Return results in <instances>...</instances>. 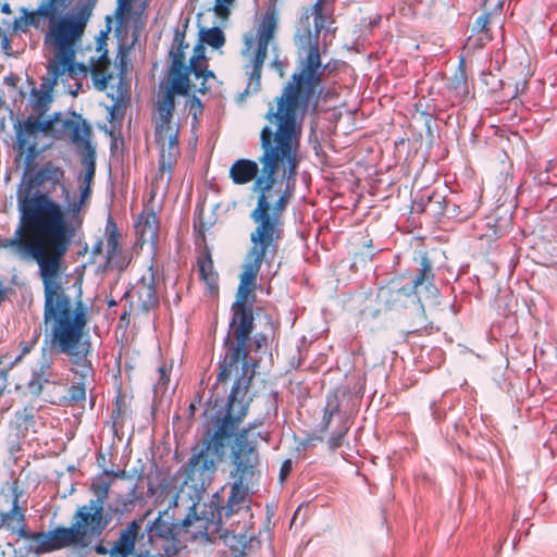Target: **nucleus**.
<instances>
[{
    "instance_id": "1",
    "label": "nucleus",
    "mask_w": 557,
    "mask_h": 557,
    "mask_svg": "<svg viewBox=\"0 0 557 557\" xmlns=\"http://www.w3.org/2000/svg\"><path fill=\"white\" fill-rule=\"evenodd\" d=\"M312 108L300 103L297 97L281 94L276 107H271L265 119L275 128L264 126L260 132L262 153L258 161L237 159L228 176L235 185L252 182L251 191L257 196L256 207L249 216L255 223L250 233L251 246L247 251L239 276L236 299L232 305L230 334L224 341L227 350L219 363V382L227 381L237 370L238 361L247 356V345L253 330L252 304L256 299L257 277L262 263L271 265L278 256L284 238V213L293 197L298 175L302 120Z\"/></svg>"
},
{
    "instance_id": "2",
    "label": "nucleus",
    "mask_w": 557,
    "mask_h": 557,
    "mask_svg": "<svg viewBox=\"0 0 557 557\" xmlns=\"http://www.w3.org/2000/svg\"><path fill=\"white\" fill-rule=\"evenodd\" d=\"M90 193L87 185L79 199L70 202L66 210L47 194L25 195L20 199V225L14 237L0 240V248L38 264L45 294L44 320L50 325L51 346L82 368L78 372L82 377L89 372L86 356L90 343L83 341L87 309L82 301L73 309L60 277L63 259L82 228V210Z\"/></svg>"
},
{
    "instance_id": "3",
    "label": "nucleus",
    "mask_w": 557,
    "mask_h": 557,
    "mask_svg": "<svg viewBox=\"0 0 557 557\" xmlns=\"http://www.w3.org/2000/svg\"><path fill=\"white\" fill-rule=\"evenodd\" d=\"M247 357L248 355L238 361H243V373L232 386L225 410L218 412L211 420L203 433L199 447L193 448L190 458L180 469L185 485H189L195 491H205L216 472L218 465L225 459L231 440L235 437L232 449V463L234 466L232 476L234 482L231 485L227 504L226 506H219L218 502L211 500L220 518H223V516L228 518L245 506L248 483L252 480L255 469L259 465L257 447L248 441V437L251 431L261 422L249 423L246 428L238 431L239 424L248 413L251 401V398L248 396L251 376L247 380L245 379L248 371ZM238 370L239 368L237 367V370L231 376L237 375ZM231 379L225 382L216 380V385H225Z\"/></svg>"
},
{
    "instance_id": "4",
    "label": "nucleus",
    "mask_w": 557,
    "mask_h": 557,
    "mask_svg": "<svg viewBox=\"0 0 557 557\" xmlns=\"http://www.w3.org/2000/svg\"><path fill=\"white\" fill-rule=\"evenodd\" d=\"M65 2L66 0H46L36 12L26 14L25 24L39 27L40 17L47 20L44 44L51 53L48 65L83 77L90 74L96 89L104 91L113 77L108 51L102 50L103 42L99 41L97 47L99 55L96 59L90 58L89 65L76 62V49L82 41L89 12L84 8L79 12L60 13L59 10L65 5Z\"/></svg>"
},
{
    "instance_id": "5",
    "label": "nucleus",
    "mask_w": 557,
    "mask_h": 557,
    "mask_svg": "<svg viewBox=\"0 0 557 557\" xmlns=\"http://www.w3.org/2000/svg\"><path fill=\"white\" fill-rule=\"evenodd\" d=\"M185 33L175 29L170 50L171 65L165 88L159 94L153 106V137L159 150L158 171L152 181V191H168L174 169L181 156L180 126L173 121L175 95L188 96L191 86L188 78V65L185 63Z\"/></svg>"
},
{
    "instance_id": "6",
    "label": "nucleus",
    "mask_w": 557,
    "mask_h": 557,
    "mask_svg": "<svg viewBox=\"0 0 557 557\" xmlns=\"http://www.w3.org/2000/svg\"><path fill=\"white\" fill-rule=\"evenodd\" d=\"M326 0H317L312 5L304 8L300 17L302 33L296 36V42L301 48L307 47V54L299 61L298 71L295 72L282 89V95L297 97L315 111L321 94L322 67L319 35L325 28L330 15L325 12Z\"/></svg>"
},
{
    "instance_id": "7",
    "label": "nucleus",
    "mask_w": 557,
    "mask_h": 557,
    "mask_svg": "<svg viewBox=\"0 0 557 557\" xmlns=\"http://www.w3.org/2000/svg\"><path fill=\"white\" fill-rule=\"evenodd\" d=\"M54 127L55 120L40 119L39 115L34 114L14 124V149L18 157L23 158L25 175H29L35 171L36 159L47 148V145H40V141L48 137Z\"/></svg>"
},
{
    "instance_id": "8",
    "label": "nucleus",
    "mask_w": 557,
    "mask_h": 557,
    "mask_svg": "<svg viewBox=\"0 0 557 557\" xmlns=\"http://www.w3.org/2000/svg\"><path fill=\"white\" fill-rule=\"evenodd\" d=\"M110 521L103 506L88 503L76 509L71 527H60V530L67 546L87 547L102 535Z\"/></svg>"
},
{
    "instance_id": "9",
    "label": "nucleus",
    "mask_w": 557,
    "mask_h": 557,
    "mask_svg": "<svg viewBox=\"0 0 557 557\" xmlns=\"http://www.w3.org/2000/svg\"><path fill=\"white\" fill-rule=\"evenodd\" d=\"M405 277L406 274L394 276L377 289L379 310L424 315V297L405 282Z\"/></svg>"
},
{
    "instance_id": "10",
    "label": "nucleus",
    "mask_w": 557,
    "mask_h": 557,
    "mask_svg": "<svg viewBox=\"0 0 557 557\" xmlns=\"http://www.w3.org/2000/svg\"><path fill=\"white\" fill-rule=\"evenodd\" d=\"M208 509L202 515L197 513L195 502L188 507V512L181 521L183 542L193 541L202 544L214 543L216 540L226 539L227 530L223 527L222 518L216 515L212 503L206 505Z\"/></svg>"
},
{
    "instance_id": "11",
    "label": "nucleus",
    "mask_w": 557,
    "mask_h": 557,
    "mask_svg": "<svg viewBox=\"0 0 557 557\" xmlns=\"http://www.w3.org/2000/svg\"><path fill=\"white\" fill-rule=\"evenodd\" d=\"M180 493H173L169 507L159 512L158 517L147 525L149 540L160 545L168 557L175 556L182 548L183 533L181 522H175L170 513L171 507H177Z\"/></svg>"
},
{
    "instance_id": "12",
    "label": "nucleus",
    "mask_w": 557,
    "mask_h": 557,
    "mask_svg": "<svg viewBox=\"0 0 557 557\" xmlns=\"http://www.w3.org/2000/svg\"><path fill=\"white\" fill-rule=\"evenodd\" d=\"M22 491L17 480L7 483L0 490V531L17 536L28 524L27 508L20 504Z\"/></svg>"
},
{
    "instance_id": "13",
    "label": "nucleus",
    "mask_w": 557,
    "mask_h": 557,
    "mask_svg": "<svg viewBox=\"0 0 557 557\" xmlns=\"http://www.w3.org/2000/svg\"><path fill=\"white\" fill-rule=\"evenodd\" d=\"M414 267L405 272V281L421 295L424 299H436L438 288L435 285V271L432 259L426 251H419L413 257Z\"/></svg>"
},
{
    "instance_id": "14",
    "label": "nucleus",
    "mask_w": 557,
    "mask_h": 557,
    "mask_svg": "<svg viewBox=\"0 0 557 557\" xmlns=\"http://www.w3.org/2000/svg\"><path fill=\"white\" fill-rule=\"evenodd\" d=\"M333 420L337 421V426L332 431L326 442L327 448L332 451L343 445L344 438L349 430L348 421L344 413L341 412V403L336 393H330L326 396L323 416L319 423V432L325 434L330 430Z\"/></svg>"
},
{
    "instance_id": "15",
    "label": "nucleus",
    "mask_w": 557,
    "mask_h": 557,
    "mask_svg": "<svg viewBox=\"0 0 557 557\" xmlns=\"http://www.w3.org/2000/svg\"><path fill=\"white\" fill-rule=\"evenodd\" d=\"M81 75L67 74V71L47 64V75L42 77L40 88L32 90L33 109L42 119V115L49 110L52 101V91L58 83L66 84L70 79L81 81Z\"/></svg>"
},
{
    "instance_id": "16",
    "label": "nucleus",
    "mask_w": 557,
    "mask_h": 557,
    "mask_svg": "<svg viewBox=\"0 0 557 557\" xmlns=\"http://www.w3.org/2000/svg\"><path fill=\"white\" fill-rule=\"evenodd\" d=\"M65 172L61 166L55 165L53 162H46L39 168L27 182V187L23 194L18 196V200L25 195L49 194L55 190L57 187H61L63 191H66L64 186Z\"/></svg>"
},
{
    "instance_id": "17",
    "label": "nucleus",
    "mask_w": 557,
    "mask_h": 557,
    "mask_svg": "<svg viewBox=\"0 0 557 557\" xmlns=\"http://www.w3.org/2000/svg\"><path fill=\"white\" fill-rule=\"evenodd\" d=\"M144 518L134 519L123 530L120 531L117 539L112 543L110 548L102 544H98L95 550L99 555H108V557H131L135 553L136 542L144 537L143 533Z\"/></svg>"
},
{
    "instance_id": "18",
    "label": "nucleus",
    "mask_w": 557,
    "mask_h": 557,
    "mask_svg": "<svg viewBox=\"0 0 557 557\" xmlns=\"http://www.w3.org/2000/svg\"><path fill=\"white\" fill-rule=\"evenodd\" d=\"M16 537L27 542L26 553L37 556L69 547L60 527L49 532H33L27 524Z\"/></svg>"
},
{
    "instance_id": "19",
    "label": "nucleus",
    "mask_w": 557,
    "mask_h": 557,
    "mask_svg": "<svg viewBox=\"0 0 557 557\" xmlns=\"http://www.w3.org/2000/svg\"><path fill=\"white\" fill-rule=\"evenodd\" d=\"M201 79L199 85L194 84V90L206 94L209 89L207 86L208 78H214V73L208 69V59L206 57V48L201 41L194 47V53L188 63V78Z\"/></svg>"
},
{
    "instance_id": "20",
    "label": "nucleus",
    "mask_w": 557,
    "mask_h": 557,
    "mask_svg": "<svg viewBox=\"0 0 557 557\" xmlns=\"http://www.w3.org/2000/svg\"><path fill=\"white\" fill-rule=\"evenodd\" d=\"M159 218L152 207H145L139 213L134 227L137 243L156 245L159 236Z\"/></svg>"
},
{
    "instance_id": "21",
    "label": "nucleus",
    "mask_w": 557,
    "mask_h": 557,
    "mask_svg": "<svg viewBox=\"0 0 557 557\" xmlns=\"http://www.w3.org/2000/svg\"><path fill=\"white\" fill-rule=\"evenodd\" d=\"M120 73H119V83L116 86L115 92L109 94L108 96L112 98L113 104L109 108V116L108 120L110 123H113L117 120H122L124 116L126 101L129 99V82L125 76V55L122 54L120 60Z\"/></svg>"
},
{
    "instance_id": "22",
    "label": "nucleus",
    "mask_w": 557,
    "mask_h": 557,
    "mask_svg": "<svg viewBox=\"0 0 557 557\" xmlns=\"http://www.w3.org/2000/svg\"><path fill=\"white\" fill-rule=\"evenodd\" d=\"M138 307L141 311L148 312L159 304V297L156 288V272L150 265L134 287Z\"/></svg>"
},
{
    "instance_id": "23",
    "label": "nucleus",
    "mask_w": 557,
    "mask_h": 557,
    "mask_svg": "<svg viewBox=\"0 0 557 557\" xmlns=\"http://www.w3.org/2000/svg\"><path fill=\"white\" fill-rule=\"evenodd\" d=\"M446 89L448 92V100L453 106L462 103L470 97V87L466 70V61L463 58H460L458 67L449 78Z\"/></svg>"
},
{
    "instance_id": "24",
    "label": "nucleus",
    "mask_w": 557,
    "mask_h": 557,
    "mask_svg": "<svg viewBox=\"0 0 557 557\" xmlns=\"http://www.w3.org/2000/svg\"><path fill=\"white\" fill-rule=\"evenodd\" d=\"M277 13L274 8L268 9L257 28V48L255 51L268 53V47L277 28Z\"/></svg>"
},
{
    "instance_id": "25",
    "label": "nucleus",
    "mask_w": 557,
    "mask_h": 557,
    "mask_svg": "<svg viewBox=\"0 0 557 557\" xmlns=\"http://www.w3.org/2000/svg\"><path fill=\"white\" fill-rule=\"evenodd\" d=\"M62 133L69 136L73 144L86 150L91 149V127L86 121L65 120L62 121Z\"/></svg>"
},
{
    "instance_id": "26",
    "label": "nucleus",
    "mask_w": 557,
    "mask_h": 557,
    "mask_svg": "<svg viewBox=\"0 0 557 557\" xmlns=\"http://www.w3.org/2000/svg\"><path fill=\"white\" fill-rule=\"evenodd\" d=\"M199 277L212 293L219 289V274L213 269V261L208 248L197 260Z\"/></svg>"
},
{
    "instance_id": "27",
    "label": "nucleus",
    "mask_w": 557,
    "mask_h": 557,
    "mask_svg": "<svg viewBox=\"0 0 557 557\" xmlns=\"http://www.w3.org/2000/svg\"><path fill=\"white\" fill-rule=\"evenodd\" d=\"M504 0H483L482 9L484 13L480 15L474 25L473 29L479 33H484L486 40H491L492 37L488 35L487 25L492 14H500L503 9Z\"/></svg>"
},
{
    "instance_id": "28",
    "label": "nucleus",
    "mask_w": 557,
    "mask_h": 557,
    "mask_svg": "<svg viewBox=\"0 0 557 557\" xmlns=\"http://www.w3.org/2000/svg\"><path fill=\"white\" fill-rule=\"evenodd\" d=\"M268 53H262L259 51H255L253 55L250 60L248 67L250 69L247 74L249 77V82L247 85L246 91L249 90L257 91L260 87L261 72L263 67L264 60Z\"/></svg>"
},
{
    "instance_id": "29",
    "label": "nucleus",
    "mask_w": 557,
    "mask_h": 557,
    "mask_svg": "<svg viewBox=\"0 0 557 557\" xmlns=\"http://www.w3.org/2000/svg\"><path fill=\"white\" fill-rule=\"evenodd\" d=\"M35 423L34 406H25L14 414V424L18 436H26L29 430L34 429Z\"/></svg>"
},
{
    "instance_id": "30",
    "label": "nucleus",
    "mask_w": 557,
    "mask_h": 557,
    "mask_svg": "<svg viewBox=\"0 0 557 557\" xmlns=\"http://www.w3.org/2000/svg\"><path fill=\"white\" fill-rule=\"evenodd\" d=\"M112 483L113 481L106 478L103 474L96 478L90 485V490L96 498L90 499L88 503H94L95 505H101L104 507Z\"/></svg>"
},
{
    "instance_id": "31",
    "label": "nucleus",
    "mask_w": 557,
    "mask_h": 557,
    "mask_svg": "<svg viewBox=\"0 0 557 557\" xmlns=\"http://www.w3.org/2000/svg\"><path fill=\"white\" fill-rule=\"evenodd\" d=\"M200 41L202 44H207L213 49H220L225 44V35L223 30L219 27L201 29Z\"/></svg>"
},
{
    "instance_id": "32",
    "label": "nucleus",
    "mask_w": 557,
    "mask_h": 557,
    "mask_svg": "<svg viewBox=\"0 0 557 557\" xmlns=\"http://www.w3.org/2000/svg\"><path fill=\"white\" fill-rule=\"evenodd\" d=\"M136 505L135 488L127 495H119L115 498L112 511L117 516H123L133 511Z\"/></svg>"
},
{
    "instance_id": "33",
    "label": "nucleus",
    "mask_w": 557,
    "mask_h": 557,
    "mask_svg": "<svg viewBox=\"0 0 557 557\" xmlns=\"http://www.w3.org/2000/svg\"><path fill=\"white\" fill-rule=\"evenodd\" d=\"M52 363L53 360L51 351L47 347H42L41 357L39 360V368L37 371L34 372V374L37 375L38 377H42L44 381H49L52 375Z\"/></svg>"
},
{
    "instance_id": "34",
    "label": "nucleus",
    "mask_w": 557,
    "mask_h": 557,
    "mask_svg": "<svg viewBox=\"0 0 557 557\" xmlns=\"http://www.w3.org/2000/svg\"><path fill=\"white\" fill-rule=\"evenodd\" d=\"M40 335V331L35 330L28 339H23L20 342V354L15 357L14 363L21 362L24 357H26L34 350V348L37 346L39 342Z\"/></svg>"
},
{
    "instance_id": "35",
    "label": "nucleus",
    "mask_w": 557,
    "mask_h": 557,
    "mask_svg": "<svg viewBox=\"0 0 557 557\" xmlns=\"http://www.w3.org/2000/svg\"><path fill=\"white\" fill-rule=\"evenodd\" d=\"M517 71L518 77L515 79L516 92L513 97H516L518 94H523L525 91L529 79L532 76V72L530 71L529 66L523 62L519 63Z\"/></svg>"
},
{
    "instance_id": "36",
    "label": "nucleus",
    "mask_w": 557,
    "mask_h": 557,
    "mask_svg": "<svg viewBox=\"0 0 557 557\" xmlns=\"http://www.w3.org/2000/svg\"><path fill=\"white\" fill-rule=\"evenodd\" d=\"M446 200L438 193H432L428 198V203L424 210H430L435 215H443L446 213Z\"/></svg>"
},
{
    "instance_id": "37",
    "label": "nucleus",
    "mask_w": 557,
    "mask_h": 557,
    "mask_svg": "<svg viewBox=\"0 0 557 557\" xmlns=\"http://www.w3.org/2000/svg\"><path fill=\"white\" fill-rule=\"evenodd\" d=\"M85 399H86V387L83 382L73 384L72 386H70V388L67 391V401L70 403V405H72V406L78 405V404L85 401Z\"/></svg>"
},
{
    "instance_id": "38",
    "label": "nucleus",
    "mask_w": 557,
    "mask_h": 557,
    "mask_svg": "<svg viewBox=\"0 0 557 557\" xmlns=\"http://www.w3.org/2000/svg\"><path fill=\"white\" fill-rule=\"evenodd\" d=\"M129 262H131L129 256L122 251L115 257L108 258L107 264L111 269H116L119 271H123L124 269L127 268Z\"/></svg>"
},
{
    "instance_id": "39",
    "label": "nucleus",
    "mask_w": 557,
    "mask_h": 557,
    "mask_svg": "<svg viewBox=\"0 0 557 557\" xmlns=\"http://www.w3.org/2000/svg\"><path fill=\"white\" fill-rule=\"evenodd\" d=\"M107 225H112V228L109 231V234L106 238V250L108 251L110 249H115L117 246H120V234L116 230L115 223L111 218H109Z\"/></svg>"
},
{
    "instance_id": "40",
    "label": "nucleus",
    "mask_w": 557,
    "mask_h": 557,
    "mask_svg": "<svg viewBox=\"0 0 557 557\" xmlns=\"http://www.w3.org/2000/svg\"><path fill=\"white\" fill-rule=\"evenodd\" d=\"M48 382L49 381H44L42 377H38L37 375L33 374L32 380L27 384L29 393L34 396H39L42 393L44 384Z\"/></svg>"
},
{
    "instance_id": "41",
    "label": "nucleus",
    "mask_w": 557,
    "mask_h": 557,
    "mask_svg": "<svg viewBox=\"0 0 557 557\" xmlns=\"http://www.w3.org/2000/svg\"><path fill=\"white\" fill-rule=\"evenodd\" d=\"M13 545L10 542L0 543V557H27L16 549H12Z\"/></svg>"
},
{
    "instance_id": "42",
    "label": "nucleus",
    "mask_w": 557,
    "mask_h": 557,
    "mask_svg": "<svg viewBox=\"0 0 557 557\" xmlns=\"http://www.w3.org/2000/svg\"><path fill=\"white\" fill-rule=\"evenodd\" d=\"M234 0H215V4H214V11L215 13L221 16V17H225L230 14V10H228V5L233 2Z\"/></svg>"
},
{
    "instance_id": "43",
    "label": "nucleus",
    "mask_w": 557,
    "mask_h": 557,
    "mask_svg": "<svg viewBox=\"0 0 557 557\" xmlns=\"http://www.w3.org/2000/svg\"><path fill=\"white\" fill-rule=\"evenodd\" d=\"M158 373H159L158 384L161 387H166L170 382V375H169L170 369H168V367L165 364H163L158 368Z\"/></svg>"
},
{
    "instance_id": "44",
    "label": "nucleus",
    "mask_w": 557,
    "mask_h": 557,
    "mask_svg": "<svg viewBox=\"0 0 557 557\" xmlns=\"http://www.w3.org/2000/svg\"><path fill=\"white\" fill-rule=\"evenodd\" d=\"M83 163H84V165H86L84 181H85V183H87V185H89L95 175V170H96L95 160H83Z\"/></svg>"
},
{
    "instance_id": "45",
    "label": "nucleus",
    "mask_w": 557,
    "mask_h": 557,
    "mask_svg": "<svg viewBox=\"0 0 557 557\" xmlns=\"http://www.w3.org/2000/svg\"><path fill=\"white\" fill-rule=\"evenodd\" d=\"M293 469V462L290 459H286L283 461L280 469V481L284 482L286 478L289 475Z\"/></svg>"
},
{
    "instance_id": "46",
    "label": "nucleus",
    "mask_w": 557,
    "mask_h": 557,
    "mask_svg": "<svg viewBox=\"0 0 557 557\" xmlns=\"http://www.w3.org/2000/svg\"><path fill=\"white\" fill-rule=\"evenodd\" d=\"M103 475L106 478H108V479H109V476L117 478V479H127L128 478V475H127L125 470H121V471H117V472H115L113 470H104L103 471Z\"/></svg>"
},
{
    "instance_id": "47",
    "label": "nucleus",
    "mask_w": 557,
    "mask_h": 557,
    "mask_svg": "<svg viewBox=\"0 0 557 557\" xmlns=\"http://www.w3.org/2000/svg\"><path fill=\"white\" fill-rule=\"evenodd\" d=\"M170 485H171V480H170V479H168V478H163V479L160 481V483H159V485H158V488L160 490V496H161L162 494L173 493V491H168V490H169V487H170Z\"/></svg>"
},
{
    "instance_id": "48",
    "label": "nucleus",
    "mask_w": 557,
    "mask_h": 557,
    "mask_svg": "<svg viewBox=\"0 0 557 557\" xmlns=\"http://www.w3.org/2000/svg\"><path fill=\"white\" fill-rule=\"evenodd\" d=\"M257 348H261L267 345V336L264 334H257L255 338Z\"/></svg>"
},
{
    "instance_id": "49",
    "label": "nucleus",
    "mask_w": 557,
    "mask_h": 557,
    "mask_svg": "<svg viewBox=\"0 0 557 557\" xmlns=\"http://www.w3.org/2000/svg\"><path fill=\"white\" fill-rule=\"evenodd\" d=\"M194 228L198 231V233L201 235L202 240L205 242L206 231L208 230V226L203 224L197 225L195 223Z\"/></svg>"
},
{
    "instance_id": "50",
    "label": "nucleus",
    "mask_w": 557,
    "mask_h": 557,
    "mask_svg": "<svg viewBox=\"0 0 557 557\" xmlns=\"http://www.w3.org/2000/svg\"><path fill=\"white\" fill-rule=\"evenodd\" d=\"M122 251H123V249L121 246H117L115 249H110L107 251V259L111 258V257H115Z\"/></svg>"
},
{
    "instance_id": "51",
    "label": "nucleus",
    "mask_w": 557,
    "mask_h": 557,
    "mask_svg": "<svg viewBox=\"0 0 557 557\" xmlns=\"http://www.w3.org/2000/svg\"><path fill=\"white\" fill-rule=\"evenodd\" d=\"M120 414H121L120 407H119V406H116V408H114V409L112 410L111 418H112V419H116Z\"/></svg>"
},
{
    "instance_id": "52",
    "label": "nucleus",
    "mask_w": 557,
    "mask_h": 557,
    "mask_svg": "<svg viewBox=\"0 0 557 557\" xmlns=\"http://www.w3.org/2000/svg\"><path fill=\"white\" fill-rule=\"evenodd\" d=\"M5 298V289L2 285V283L0 282V304L4 300Z\"/></svg>"
},
{
    "instance_id": "53",
    "label": "nucleus",
    "mask_w": 557,
    "mask_h": 557,
    "mask_svg": "<svg viewBox=\"0 0 557 557\" xmlns=\"http://www.w3.org/2000/svg\"><path fill=\"white\" fill-rule=\"evenodd\" d=\"M232 557H245V553L243 550L234 549Z\"/></svg>"
},
{
    "instance_id": "54",
    "label": "nucleus",
    "mask_w": 557,
    "mask_h": 557,
    "mask_svg": "<svg viewBox=\"0 0 557 557\" xmlns=\"http://www.w3.org/2000/svg\"><path fill=\"white\" fill-rule=\"evenodd\" d=\"M245 44H246V50H249L253 45V38L252 37L247 38Z\"/></svg>"
},
{
    "instance_id": "55",
    "label": "nucleus",
    "mask_w": 557,
    "mask_h": 557,
    "mask_svg": "<svg viewBox=\"0 0 557 557\" xmlns=\"http://www.w3.org/2000/svg\"><path fill=\"white\" fill-rule=\"evenodd\" d=\"M137 557H153V556H151L149 552H145V553L141 552L137 555Z\"/></svg>"
},
{
    "instance_id": "56",
    "label": "nucleus",
    "mask_w": 557,
    "mask_h": 557,
    "mask_svg": "<svg viewBox=\"0 0 557 557\" xmlns=\"http://www.w3.org/2000/svg\"><path fill=\"white\" fill-rule=\"evenodd\" d=\"M129 315V312L128 311H124L121 315V320H126L127 317Z\"/></svg>"
},
{
    "instance_id": "57",
    "label": "nucleus",
    "mask_w": 557,
    "mask_h": 557,
    "mask_svg": "<svg viewBox=\"0 0 557 557\" xmlns=\"http://www.w3.org/2000/svg\"><path fill=\"white\" fill-rule=\"evenodd\" d=\"M193 103H196L197 106L201 107V102L198 98H194Z\"/></svg>"
},
{
    "instance_id": "58",
    "label": "nucleus",
    "mask_w": 557,
    "mask_h": 557,
    "mask_svg": "<svg viewBox=\"0 0 557 557\" xmlns=\"http://www.w3.org/2000/svg\"><path fill=\"white\" fill-rule=\"evenodd\" d=\"M152 495L157 494V490H154L152 486H149L148 490Z\"/></svg>"
},
{
    "instance_id": "59",
    "label": "nucleus",
    "mask_w": 557,
    "mask_h": 557,
    "mask_svg": "<svg viewBox=\"0 0 557 557\" xmlns=\"http://www.w3.org/2000/svg\"><path fill=\"white\" fill-rule=\"evenodd\" d=\"M108 305H109V307L115 306V305H116V301L112 299V300H110V301L108 302Z\"/></svg>"
},
{
    "instance_id": "60",
    "label": "nucleus",
    "mask_w": 557,
    "mask_h": 557,
    "mask_svg": "<svg viewBox=\"0 0 557 557\" xmlns=\"http://www.w3.org/2000/svg\"><path fill=\"white\" fill-rule=\"evenodd\" d=\"M101 250V243H99L96 247H95V251H100Z\"/></svg>"
},
{
    "instance_id": "61",
    "label": "nucleus",
    "mask_w": 557,
    "mask_h": 557,
    "mask_svg": "<svg viewBox=\"0 0 557 557\" xmlns=\"http://www.w3.org/2000/svg\"><path fill=\"white\" fill-rule=\"evenodd\" d=\"M315 440L320 441V442H323L324 440V436L323 435H320V436H317Z\"/></svg>"
},
{
    "instance_id": "62",
    "label": "nucleus",
    "mask_w": 557,
    "mask_h": 557,
    "mask_svg": "<svg viewBox=\"0 0 557 557\" xmlns=\"http://www.w3.org/2000/svg\"><path fill=\"white\" fill-rule=\"evenodd\" d=\"M9 10V5L8 4H4L3 7V11L7 12Z\"/></svg>"
},
{
    "instance_id": "63",
    "label": "nucleus",
    "mask_w": 557,
    "mask_h": 557,
    "mask_svg": "<svg viewBox=\"0 0 557 557\" xmlns=\"http://www.w3.org/2000/svg\"><path fill=\"white\" fill-rule=\"evenodd\" d=\"M367 247H371L372 246V240H369L367 244H366Z\"/></svg>"
},
{
    "instance_id": "64",
    "label": "nucleus",
    "mask_w": 557,
    "mask_h": 557,
    "mask_svg": "<svg viewBox=\"0 0 557 557\" xmlns=\"http://www.w3.org/2000/svg\"><path fill=\"white\" fill-rule=\"evenodd\" d=\"M70 92H71L72 95L76 96V95H77V89H76L75 91L70 90Z\"/></svg>"
}]
</instances>
